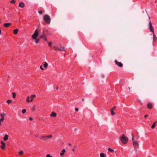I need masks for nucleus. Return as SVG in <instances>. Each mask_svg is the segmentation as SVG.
I'll return each mask as SVG.
<instances>
[{
  "instance_id": "c85d7f7f",
  "label": "nucleus",
  "mask_w": 157,
  "mask_h": 157,
  "mask_svg": "<svg viewBox=\"0 0 157 157\" xmlns=\"http://www.w3.org/2000/svg\"><path fill=\"white\" fill-rule=\"evenodd\" d=\"M19 153L20 155H22L23 154V152L22 151H21L19 152Z\"/></svg>"
},
{
  "instance_id": "cd10ccee",
  "label": "nucleus",
  "mask_w": 157,
  "mask_h": 157,
  "mask_svg": "<svg viewBox=\"0 0 157 157\" xmlns=\"http://www.w3.org/2000/svg\"><path fill=\"white\" fill-rule=\"evenodd\" d=\"M26 112V110L25 109H23L22 110V112L23 113H24Z\"/></svg>"
},
{
  "instance_id": "4be33fe9",
  "label": "nucleus",
  "mask_w": 157,
  "mask_h": 157,
  "mask_svg": "<svg viewBox=\"0 0 157 157\" xmlns=\"http://www.w3.org/2000/svg\"><path fill=\"white\" fill-rule=\"evenodd\" d=\"M156 122H155L154 123H153V124L151 126V128H154L156 126Z\"/></svg>"
},
{
  "instance_id": "58836bf2",
  "label": "nucleus",
  "mask_w": 157,
  "mask_h": 157,
  "mask_svg": "<svg viewBox=\"0 0 157 157\" xmlns=\"http://www.w3.org/2000/svg\"><path fill=\"white\" fill-rule=\"evenodd\" d=\"M43 13V12L41 11H39V13L40 14H42Z\"/></svg>"
},
{
  "instance_id": "c9c22d12",
  "label": "nucleus",
  "mask_w": 157,
  "mask_h": 157,
  "mask_svg": "<svg viewBox=\"0 0 157 157\" xmlns=\"http://www.w3.org/2000/svg\"><path fill=\"white\" fill-rule=\"evenodd\" d=\"M46 157H53L52 156H51L49 154H48L46 155Z\"/></svg>"
},
{
  "instance_id": "37998d69",
  "label": "nucleus",
  "mask_w": 157,
  "mask_h": 157,
  "mask_svg": "<svg viewBox=\"0 0 157 157\" xmlns=\"http://www.w3.org/2000/svg\"><path fill=\"white\" fill-rule=\"evenodd\" d=\"M29 120H30V121H32L33 120V118L32 117H30L29 118Z\"/></svg>"
},
{
  "instance_id": "5fc2aeb1",
  "label": "nucleus",
  "mask_w": 157,
  "mask_h": 157,
  "mask_svg": "<svg viewBox=\"0 0 157 157\" xmlns=\"http://www.w3.org/2000/svg\"><path fill=\"white\" fill-rule=\"evenodd\" d=\"M35 136L36 137H37V135H35Z\"/></svg>"
},
{
  "instance_id": "8fccbe9b",
  "label": "nucleus",
  "mask_w": 157,
  "mask_h": 157,
  "mask_svg": "<svg viewBox=\"0 0 157 157\" xmlns=\"http://www.w3.org/2000/svg\"><path fill=\"white\" fill-rule=\"evenodd\" d=\"M1 121H0V126H1Z\"/></svg>"
},
{
  "instance_id": "49530a36",
  "label": "nucleus",
  "mask_w": 157,
  "mask_h": 157,
  "mask_svg": "<svg viewBox=\"0 0 157 157\" xmlns=\"http://www.w3.org/2000/svg\"><path fill=\"white\" fill-rule=\"evenodd\" d=\"M72 151H75V149H72Z\"/></svg>"
},
{
  "instance_id": "4468645a",
  "label": "nucleus",
  "mask_w": 157,
  "mask_h": 157,
  "mask_svg": "<svg viewBox=\"0 0 157 157\" xmlns=\"http://www.w3.org/2000/svg\"><path fill=\"white\" fill-rule=\"evenodd\" d=\"M8 136L6 134L5 135L4 137L3 138V140L5 141H6L8 140Z\"/></svg>"
},
{
  "instance_id": "3c124183",
  "label": "nucleus",
  "mask_w": 157,
  "mask_h": 157,
  "mask_svg": "<svg viewBox=\"0 0 157 157\" xmlns=\"http://www.w3.org/2000/svg\"><path fill=\"white\" fill-rule=\"evenodd\" d=\"M82 101H84V99H82Z\"/></svg>"
},
{
  "instance_id": "aec40b11",
  "label": "nucleus",
  "mask_w": 157,
  "mask_h": 157,
  "mask_svg": "<svg viewBox=\"0 0 157 157\" xmlns=\"http://www.w3.org/2000/svg\"><path fill=\"white\" fill-rule=\"evenodd\" d=\"M36 97L35 95H33L31 96L30 97V98H31V99L30 100V102H31L33 101V98H35Z\"/></svg>"
},
{
  "instance_id": "c756f323",
  "label": "nucleus",
  "mask_w": 157,
  "mask_h": 157,
  "mask_svg": "<svg viewBox=\"0 0 157 157\" xmlns=\"http://www.w3.org/2000/svg\"><path fill=\"white\" fill-rule=\"evenodd\" d=\"M12 101V100H8L7 101V103L8 104H10L11 102Z\"/></svg>"
},
{
  "instance_id": "dca6fc26",
  "label": "nucleus",
  "mask_w": 157,
  "mask_h": 157,
  "mask_svg": "<svg viewBox=\"0 0 157 157\" xmlns=\"http://www.w3.org/2000/svg\"><path fill=\"white\" fill-rule=\"evenodd\" d=\"M65 149H63L62 151V152L60 153V155L61 156H63L64 154V153L65 152Z\"/></svg>"
},
{
  "instance_id": "9d476101",
  "label": "nucleus",
  "mask_w": 157,
  "mask_h": 157,
  "mask_svg": "<svg viewBox=\"0 0 157 157\" xmlns=\"http://www.w3.org/2000/svg\"><path fill=\"white\" fill-rule=\"evenodd\" d=\"M19 6L21 8H23L25 6V4L23 2H20L19 4Z\"/></svg>"
},
{
  "instance_id": "ea45409f",
  "label": "nucleus",
  "mask_w": 157,
  "mask_h": 157,
  "mask_svg": "<svg viewBox=\"0 0 157 157\" xmlns=\"http://www.w3.org/2000/svg\"><path fill=\"white\" fill-rule=\"evenodd\" d=\"M75 110L76 111H78V108H76L75 109Z\"/></svg>"
},
{
  "instance_id": "f8f14e48",
  "label": "nucleus",
  "mask_w": 157,
  "mask_h": 157,
  "mask_svg": "<svg viewBox=\"0 0 157 157\" xmlns=\"http://www.w3.org/2000/svg\"><path fill=\"white\" fill-rule=\"evenodd\" d=\"M153 41H156V40H157V37H156V35H155V34L154 33H153Z\"/></svg>"
},
{
  "instance_id": "20e7f679",
  "label": "nucleus",
  "mask_w": 157,
  "mask_h": 157,
  "mask_svg": "<svg viewBox=\"0 0 157 157\" xmlns=\"http://www.w3.org/2000/svg\"><path fill=\"white\" fill-rule=\"evenodd\" d=\"M52 137V135H49L42 136L40 137V138L42 140L44 141H47L48 139H51Z\"/></svg>"
},
{
  "instance_id": "b1692460",
  "label": "nucleus",
  "mask_w": 157,
  "mask_h": 157,
  "mask_svg": "<svg viewBox=\"0 0 157 157\" xmlns=\"http://www.w3.org/2000/svg\"><path fill=\"white\" fill-rule=\"evenodd\" d=\"M108 150L109 151L111 152H114V150H113L110 148H108Z\"/></svg>"
},
{
  "instance_id": "a19ab883",
  "label": "nucleus",
  "mask_w": 157,
  "mask_h": 157,
  "mask_svg": "<svg viewBox=\"0 0 157 157\" xmlns=\"http://www.w3.org/2000/svg\"><path fill=\"white\" fill-rule=\"evenodd\" d=\"M35 110V107L34 106L33 108H32V110L33 111H34Z\"/></svg>"
},
{
  "instance_id": "0eeeda50",
  "label": "nucleus",
  "mask_w": 157,
  "mask_h": 157,
  "mask_svg": "<svg viewBox=\"0 0 157 157\" xmlns=\"http://www.w3.org/2000/svg\"><path fill=\"white\" fill-rule=\"evenodd\" d=\"M115 63L119 67H121L123 66L122 64L120 62H118L117 60H115Z\"/></svg>"
},
{
  "instance_id": "423d86ee",
  "label": "nucleus",
  "mask_w": 157,
  "mask_h": 157,
  "mask_svg": "<svg viewBox=\"0 0 157 157\" xmlns=\"http://www.w3.org/2000/svg\"><path fill=\"white\" fill-rule=\"evenodd\" d=\"M148 27L149 29L150 30V31L151 32H152L153 33L154 32V29L152 26L151 22V21H150L149 23V25H148Z\"/></svg>"
},
{
  "instance_id": "6ab92c4d",
  "label": "nucleus",
  "mask_w": 157,
  "mask_h": 157,
  "mask_svg": "<svg viewBox=\"0 0 157 157\" xmlns=\"http://www.w3.org/2000/svg\"><path fill=\"white\" fill-rule=\"evenodd\" d=\"M147 107L149 109H151L152 108L151 104L150 103H148L147 105Z\"/></svg>"
},
{
  "instance_id": "412c9836",
  "label": "nucleus",
  "mask_w": 157,
  "mask_h": 157,
  "mask_svg": "<svg viewBox=\"0 0 157 157\" xmlns=\"http://www.w3.org/2000/svg\"><path fill=\"white\" fill-rule=\"evenodd\" d=\"M100 155L101 157H105L106 154L103 153H101L100 154Z\"/></svg>"
},
{
  "instance_id": "603ef678",
  "label": "nucleus",
  "mask_w": 157,
  "mask_h": 157,
  "mask_svg": "<svg viewBox=\"0 0 157 157\" xmlns=\"http://www.w3.org/2000/svg\"><path fill=\"white\" fill-rule=\"evenodd\" d=\"M1 34V30H0V35Z\"/></svg>"
},
{
  "instance_id": "1a4fd4ad",
  "label": "nucleus",
  "mask_w": 157,
  "mask_h": 157,
  "mask_svg": "<svg viewBox=\"0 0 157 157\" xmlns=\"http://www.w3.org/2000/svg\"><path fill=\"white\" fill-rule=\"evenodd\" d=\"M1 143L2 144V145L0 146V147L2 149H4L5 147L6 146L5 144L2 141H1Z\"/></svg>"
},
{
  "instance_id": "e433bc0d",
  "label": "nucleus",
  "mask_w": 157,
  "mask_h": 157,
  "mask_svg": "<svg viewBox=\"0 0 157 157\" xmlns=\"http://www.w3.org/2000/svg\"><path fill=\"white\" fill-rule=\"evenodd\" d=\"M40 38H44V37L45 36H44L43 35H40Z\"/></svg>"
},
{
  "instance_id": "a211bd4d",
  "label": "nucleus",
  "mask_w": 157,
  "mask_h": 157,
  "mask_svg": "<svg viewBox=\"0 0 157 157\" xmlns=\"http://www.w3.org/2000/svg\"><path fill=\"white\" fill-rule=\"evenodd\" d=\"M57 49L60 51H65L64 48L63 47H61L60 48H57Z\"/></svg>"
},
{
  "instance_id": "6e6d98bb",
  "label": "nucleus",
  "mask_w": 157,
  "mask_h": 157,
  "mask_svg": "<svg viewBox=\"0 0 157 157\" xmlns=\"http://www.w3.org/2000/svg\"><path fill=\"white\" fill-rule=\"evenodd\" d=\"M69 145H71V144H69Z\"/></svg>"
},
{
  "instance_id": "7ed1b4c3",
  "label": "nucleus",
  "mask_w": 157,
  "mask_h": 157,
  "mask_svg": "<svg viewBox=\"0 0 157 157\" xmlns=\"http://www.w3.org/2000/svg\"><path fill=\"white\" fill-rule=\"evenodd\" d=\"M120 139L124 144L127 143L128 140V138L126 137L124 134L122 135V136L120 137Z\"/></svg>"
},
{
  "instance_id": "f03ea898",
  "label": "nucleus",
  "mask_w": 157,
  "mask_h": 157,
  "mask_svg": "<svg viewBox=\"0 0 157 157\" xmlns=\"http://www.w3.org/2000/svg\"><path fill=\"white\" fill-rule=\"evenodd\" d=\"M44 20L47 24H49L51 22V18L49 16L45 15L44 16Z\"/></svg>"
},
{
  "instance_id": "39448f33",
  "label": "nucleus",
  "mask_w": 157,
  "mask_h": 157,
  "mask_svg": "<svg viewBox=\"0 0 157 157\" xmlns=\"http://www.w3.org/2000/svg\"><path fill=\"white\" fill-rule=\"evenodd\" d=\"M38 31L37 29L35 31L34 33L33 34L32 36V38L35 40L36 39V38L38 36Z\"/></svg>"
},
{
  "instance_id": "a18cd8bd",
  "label": "nucleus",
  "mask_w": 157,
  "mask_h": 157,
  "mask_svg": "<svg viewBox=\"0 0 157 157\" xmlns=\"http://www.w3.org/2000/svg\"><path fill=\"white\" fill-rule=\"evenodd\" d=\"M74 131H75V132H76V131H77V129L76 128L74 129Z\"/></svg>"
},
{
  "instance_id": "ddd939ff",
  "label": "nucleus",
  "mask_w": 157,
  "mask_h": 157,
  "mask_svg": "<svg viewBox=\"0 0 157 157\" xmlns=\"http://www.w3.org/2000/svg\"><path fill=\"white\" fill-rule=\"evenodd\" d=\"M57 116V114L55 112H52L51 114L50 115V116L53 117H56Z\"/></svg>"
},
{
  "instance_id": "79ce46f5",
  "label": "nucleus",
  "mask_w": 157,
  "mask_h": 157,
  "mask_svg": "<svg viewBox=\"0 0 157 157\" xmlns=\"http://www.w3.org/2000/svg\"><path fill=\"white\" fill-rule=\"evenodd\" d=\"M51 44H51V42H49L48 44V45L50 46H51Z\"/></svg>"
},
{
  "instance_id": "2f4dec72",
  "label": "nucleus",
  "mask_w": 157,
  "mask_h": 157,
  "mask_svg": "<svg viewBox=\"0 0 157 157\" xmlns=\"http://www.w3.org/2000/svg\"><path fill=\"white\" fill-rule=\"evenodd\" d=\"M116 108V106H114L111 109L110 111H114V110Z\"/></svg>"
},
{
  "instance_id": "f704fd0d",
  "label": "nucleus",
  "mask_w": 157,
  "mask_h": 157,
  "mask_svg": "<svg viewBox=\"0 0 157 157\" xmlns=\"http://www.w3.org/2000/svg\"><path fill=\"white\" fill-rule=\"evenodd\" d=\"M54 49L56 50H58L57 49V48H57V47L56 46H55L54 47Z\"/></svg>"
},
{
  "instance_id": "2eb2a0df",
  "label": "nucleus",
  "mask_w": 157,
  "mask_h": 157,
  "mask_svg": "<svg viewBox=\"0 0 157 157\" xmlns=\"http://www.w3.org/2000/svg\"><path fill=\"white\" fill-rule=\"evenodd\" d=\"M18 30H19V29H14L13 30V32L14 34L15 35L17 34L18 32Z\"/></svg>"
},
{
  "instance_id": "473e14b6",
  "label": "nucleus",
  "mask_w": 157,
  "mask_h": 157,
  "mask_svg": "<svg viewBox=\"0 0 157 157\" xmlns=\"http://www.w3.org/2000/svg\"><path fill=\"white\" fill-rule=\"evenodd\" d=\"M15 2V0H12L11 2L10 3H14Z\"/></svg>"
},
{
  "instance_id": "5701e85b",
  "label": "nucleus",
  "mask_w": 157,
  "mask_h": 157,
  "mask_svg": "<svg viewBox=\"0 0 157 157\" xmlns=\"http://www.w3.org/2000/svg\"><path fill=\"white\" fill-rule=\"evenodd\" d=\"M48 65V64L46 62H45L44 65V67L45 68H46L47 67Z\"/></svg>"
},
{
  "instance_id": "72a5a7b5",
  "label": "nucleus",
  "mask_w": 157,
  "mask_h": 157,
  "mask_svg": "<svg viewBox=\"0 0 157 157\" xmlns=\"http://www.w3.org/2000/svg\"><path fill=\"white\" fill-rule=\"evenodd\" d=\"M44 40L45 41H47V39L46 37V36H45L44 37Z\"/></svg>"
},
{
  "instance_id": "9b49d317",
  "label": "nucleus",
  "mask_w": 157,
  "mask_h": 157,
  "mask_svg": "<svg viewBox=\"0 0 157 157\" xmlns=\"http://www.w3.org/2000/svg\"><path fill=\"white\" fill-rule=\"evenodd\" d=\"M11 24L10 23H6L4 24V26L5 27H7L11 25Z\"/></svg>"
},
{
  "instance_id": "bb28decb",
  "label": "nucleus",
  "mask_w": 157,
  "mask_h": 157,
  "mask_svg": "<svg viewBox=\"0 0 157 157\" xmlns=\"http://www.w3.org/2000/svg\"><path fill=\"white\" fill-rule=\"evenodd\" d=\"M29 98H30L29 96H28L27 97V99H26V101H27L28 102H30V100H29Z\"/></svg>"
},
{
  "instance_id": "c03bdc74",
  "label": "nucleus",
  "mask_w": 157,
  "mask_h": 157,
  "mask_svg": "<svg viewBox=\"0 0 157 157\" xmlns=\"http://www.w3.org/2000/svg\"><path fill=\"white\" fill-rule=\"evenodd\" d=\"M148 115L147 114V115H145L144 116V117L145 118H146L147 116H148Z\"/></svg>"
},
{
  "instance_id": "a878e982",
  "label": "nucleus",
  "mask_w": 157,
  "mask_h": 157,
  "mask_svg": "<svg viewBox=\"0 0 157 157\" xmlns=\"http://www.w3.org/2000/svg\"><path fill=\"white\" fill-rule=\"evenodd\" d=\"M13 97V98H14L16 97V94L15 93L13 92L12 93Z\"/></svg>"
},
{
  "instance_id": "de8ad7c7",
  "label": "nucleus",
  "mask_w": 157,
  "mask_h": 157,
  "mask_svg": "<svg viewBox=\"0 0 157 157\" xmlns=\"http://www.w3.org/2000/svg\"><path fill=\"white\" fill-rule=\"evenodd\" d=\"M58 87H57L56 88V90H58Z\"/></svg>"
},
{
  "instance_id": "09e8293b",
  "label": "nucleus",
  "mask_w": 157,
  "mask_h": 157,
  "mask_svg": "<svg viewBox=\"0 0 157 157\" xmlns=\"http://www.w3.org/2000/svg\"><path fill=\"white\" fill-rule=\"evenodd\" d=\"M0 121H2V120H1V119L0 118Z\"/></svg>"
},
{
  "instance_id": "4c0bfd02",
  "label": "nucleus",
  "mask_w": 157,
  "mask_h": 157,
  "mask_svg": "<svg viewBox=\"0 0 157 157\" xmlns=\"http://www.w3.org/2000/svg\"><path fill=\"white\" fill-rule=\"evenodd\" d=\"M40 68L42 70H44V69L43 68V67H42V66H40Z\"/></svg>"
},
{
  "instance_id": "7c9ffc66",
  "label": "nucleus",
  "mask_w": 157,
  "mask_h": 157,
  "mask_svg": "<svg viewBox=\"0 0 157 157\" xmlns=\"http://www.w3.org/2000/svg\"><path fill=\"white\" fill-rule=\"evenodd\" d=\"M110 112L111 113V114L112 115H113L115 114V113L113 111H110Z\"/></svg>"
},
{
  "instance_id": "f3484780",
  "label": "nucleus",
  "mask_w": 157,
  "mask_h": 157,
  "mask_svg": "<svg viewBox=\"0 0 157 157\" xmlns=\"http://www.w3.org/2000/svg\"><path fill=\"white\" fill-rule=\"evenodd\" d=\"M40 33L41 34V35H43L44 36H46L45 34V31L44 30H42L41 32L40 31Z\"/></svg>"
},
{
  "instance_id": "393cba45",
  "label": "nucleus",
  "mask_w": 157,
  "mask_h": 157,
  "mask_svg": "<svg viewBox=\"0 0 157 157\" xmlns=\"http://www.w3.org/2000/svg\"><path fill=\"white\" fill-rule=\"evenodd\" d=\"M36 40L35 41V42L36 44H37L39 42V41L40 40V39H38Z\"/></svg>"
},
{
  "instance_id": "6e6552de",
  "label": "nucleus",
  "mask_w": 157,
  "mask_h": 157,
  "mask_svg": "<svg viewBox=\"0 0 157 157\" xmlns=\"http://www.w3.org/2000/svg\"><path fill=\"white\" fill-rule=\"evenodd\" d=\"M6 114L3 113H1L0 114V116L1 117V120H2V121H3L4 120V116L6 115Z\"/></svg>"
},
{
  "instance_id": "864d4df0",
  "label": "nucleus",
  "mask_w": 157,
  "mask_h": 157,
  "mask_svg": "<svg viewBox=\"0 0 157 157\" xmlns=\"http://www.w3.org/2000/svg\"><path fill=\"white\" fill-rule=\"evenodd\" d=\"M128 89L129 90H130V88L129 87H128Z\"/></svg>"
},
{
  "instance_id": "f257e3e1",
  "label": "nucleus",
  "mask_w": 157,
  "mask_h": 157,
  "mask_svg": "<svg viewBox=\"0 0 157 157\" xmlns=\"http://www.w3.org/2000/svg\"><path fill=\"white\" fill-rule=\"evenodd\" d=\"M132 140L133 147L134 148L136 152L137 151V148L138 147L139 144L137 141H135L134 136L132 135Z\"/></svg>"
}]
</instances>
